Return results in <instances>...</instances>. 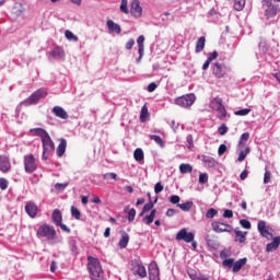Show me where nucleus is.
Wrapping results in <instances>:
<instances>
[{"label":"nucleus","instance_id":"obj_29","mask_svg":"<svg viewBox=\"0 0 280 280\" xmlns=\"http://www.w3.org/2000/svg\"><path fill=\"white\" fill-rule=\"evenodd\" d=\"M128 242H130V236L128 235V233L122 232L121 238L118 243L119 248H126V246H128Z\"/></svg>","mask_w":280,"mask_h":280},{"label":"nucleus","instance_id":"obj_18","mask_svg":"<svg viewBox=\"0 0 280 280\" xmlns=\"http://www.w3.org/2000/svg\"><path fill=\"white\" fill-rule=\"evenodd\" d=\"M280 246V236H272V242L266 245V253H272Z\"/></svg>","mask_w":280,"mask_h":280},{"label":"nucleus","instance_id":"obj_19","mask_svg":"<svg viewBox=\"0 0 280 280\" xmlns=\"http://www.w3.org/2000/svg\"><path fill=\"white\" fill-rule=\"evenodd\" d=\"M235 233V242H238L240 244H246V235H248V232H244L240 230V228H236L234 230Z\"/></svg>","mask_w":280,"mask_h":280},{"label":"nucleus","instance_id":"obj_54","mask_svg":"<svg viewBox=\"0 0 280 280\" xmlns=\"http://www.w3.org/2000/svg\"><path fill=\"white\" fill-rule=\"evenodd\" d=\"M163 189H164L163 184H161V182H158L154 186V192L161 194V191H163Z\"/></svg>","mask_w":280,"mask_h":280},{"label":"nucleus","instance_id":"obj_25","mask_svg":"<svg viewBox=\"0 0 280 280\" xmlns=\"http://www.w3.org/2000/svg\"><path fill=\"white\" fill-rule=\"evenodd\" d=\"M154 218H156V209H152L150 214H147L143 219L142 222H144V224H152V222H154Z\"/></svg>","mask_w":280,"mask_h":280},{"label":"nucleus","instance_id":"obj_2","mask_svg":"<svg viewBox=\"0 0 280 280\" xmlns=\"http://www.w3.org/2000/svg\"><path fill=\"white\" fill-rule=\"evenodd\" d=\"M88 272L91 280H104V269L98 258L88 256Z\"/></svg>","mask_w":280,"mask_h":280},{"label":"nucleus","instance_id":"obj_45","mask_svg":"<svg viewBox=\"0 0 280 280\" xmlns=\"http://www.w3.org/2000/svg\"><path fill=\"white\" fill-rule=\"evenodd\" d=\"M120 12H124V14H129L130 11L128 10V0H121Z\"/></svg>","mask_w":280,"mask_h":280},{"label":"nucleus","instance_id":"obj_51","mask_svg":"<svg viewBox=\"0 0 280 280\" xmlns=\"http://www.w3.org/2000/svg\"><path fill=\"white\" fill-rule=\"evenodd\" d=\"M136 215H137V210H135V208H131V209L129 210V213H128V220H129L130 222H133Z\"/></svg>","mask_w":280,"mask_h":280},{"label":"nucleus","instance_id":"obj_36","mask_svg":"<svg viewBox=\"0 0 280 280\" xmlns=\"http://www.w3.org/2000/svg\"><path fill=\"white\" fill-rule=\"evenodd\" d=\"M246 5V0H234V10L242 12Z\"/></svg>","mask_w":280,"mask_h":280},{"label":"nucleus","instance_id":"obj_56","mask_svg":"<svg viewBox=\"0 0 280 280\" xmlns=\"http://www.w3.org/2000/svg\"><path fill=\"white\" fill-rule=\"evenodd\" d=\"M218 132L219 135L224 136L226 132H229V127H226V125H222L219 127Z\"/></svg>","mask_w":280,"mask_h":280},{"label":"nucleus","instance_id":"obj_1","mask_svg":"<svg viewBox=\"0 0 280 280\" xmlns=\"http://www.w3.org/2000/svg\"><path fill=\"white\" fill-rule=\"evenodd\" d=\"M32 135L34 137H39L43 144V159L47 161L49 159V154L56 150V144L54 143V140H51V136L43 129V128H35L31 129Z\"/></svg>","mask_w":280,"mask_h":280},{"label":"nucleus","instance_id":"obj_38","mask_svg":"<svg viewBox=\"0 0 280 280\" xmlns=\"http://www.w3.org/2000/svg\"><path fill=\"white\" fill-rule=\"evenodd\" d=\"M177 207L182 211H191V207H194V201H186L185 203H178Z\"/></svg>","mask_w":280,"mask_h":280},{"label":"nucleus","instance_id":"obj_4","mask_svg":"<svg viewBox=\"0 0 280 280\" xmlns=\"http://www.w3.org/2000/svg\"><path fill=\"white\" fill-rule=\"evenodd\" d=\"M37 237H46L47 240H55L56 229L54 228V225L44 223L37 229Z\"/></svg>","mask_w":280,"mask_h":280},{"label":"nucleus","instance_id":"obj_11","mask_svg":"<svg viewBox=\"0 0 280 280\" xmlns=\"http://www.w3.org/2000/svg\"><path fill=\"white\" fill-rule=\"evenodd\" d=\"M257 228L262 237H266V240H272V234L270 233L272 228L266 225V221H259Z\"/></svg>","mask_w":280,"mask_h":280},{"label":"nucleus","instance_id":"obj_49","mask_svg":"<svg viewBox=\"0 0 280 280\" xmlns=\"http://www.w3.org/2000/svg\"><path fill=\"white\" fill-rule=\"evenodd\" d=\"M240 224L243 229H247L249 230L252 228L250 221L246 220V219H242L240 221Z\"/></svg>","mask_w":280,"mask_h":280},{"label":"nucleus","instance_id":"obj_47","mask_svg":"<svg viewBox=\"0 0 280 280\" xmlns=\"http://www.w3.org/2000/svg\"><path fill=\"white\" fill-rule=\"evenodd\" d=\"M67 187H69V183H65V184L57 183V184H55V189H57V191H65V189H67Z\"/></svg>","mask_w":280,"mask_h":280},{"label":"nucleus","instance_id":"obj_53","mask_svg":"<svg viewBox=\"0 0 280 280\" xmlns=\"http://www.w3.org/2000/svg\"><path fill=\"white\" fill-rule=\"evenodd\" d=\"M272 174L270 173V171L266 170L265 175H264V184L268 185V183H270V178H271Z\"/></svg>","mask_w":280,"mask_h":280},{"label":"nucleus","instance_id":"obj_57","mask_svg":"<svg viewBox=\"0 0 280 280\" xmlns=\"http://www.w3.org/2000/svg\"><path fill=\"white\" fill-rule=\"evenodd\" d=\"M156 89H159V85L154 82H152L148 85V92L149 93H154V91H156Z\"/></svg>","mask_w":280,"mask_h":280},{"label":"nucleus","instance_id":"obj_31","mask_svg":"<svg viewBox=\"0 0 280 280\" xmlns=\"http://www.w3.org/2000/svg\"><path fill=\"white\" fill-rule=\"evenodd\" d=\"M148 117H150V113L148 112V106L143 105L140 112V121L142 124H145L148 120Z\"/></svg>","mask_w":280,"mask_h":280},{"label":"nucleus","instance_id":"obj_42","mask_svg":"<svg viewBox=\"0 0 280 280\" xmlns=\"http://www.w3.org/2000/svg\"><path fill=\"white\" fill-rule=\"evenodd\" d=\"M248 139H250V133L244 132V133L241 136V139H240V141H238V145H246V141H248Z\"/></svg>","mask_w":280,"mask_h":280},{"label":"nucleus","instance_id":"obj_27","mask_svg":"<svg viewBox=\"0 0 280 280\" xmlns=\"http://www.w3.org/2000/svg\"><path fill=\"white\" fill-rule=\"evenodd\" d=\"M207 43V39L205 36L199 37V39L196 43L195 51L196 54H200L205 49V44Z\"/></svg>","mask_w":280,"mask_h":280},{"label":"nucleus","instance_id":"obj_10","mask_svg":"<svg viewBox=\"0 0 280 280\" xmlns=\"http://www.w3.org/2000/svg\"><path fill=\"white\" fill-rule=\"evenodd\" d=\"M194 233L187 232V229H182L177 234H176V240L177 242H186V244H191L194 242Z\"/></svg>","mask_w":280,"mask_h":280},{"label":"nucleus","instance_id":"obj_9","mask_svg":"<svg viewBox=\"0 0 280 280\" xmlns=\"http://www.w3.org/2000/svg\"><path fill=\"white\" fill-rule=\"evenodd\" d=\"M211 226L214 233H232L233 232V226H231V224L229 223L214 221L211 223Z\"/></svg>","mask_w":280,"mask_h":280},{"label":"nucleus","instance_id":"obj_40","mask_svg":"<svg viewBox=\"0 0 280 280\" xmlns=\"http://www.w3.org/2000/svg\"><path fill=\"white\" fill-rule=\"evenodd\" d=\"M250 112H252L250 108H243L234 112V115H236V117H246V115H249Z\"/></svg>","mask_w":280,"mask_h":280},{"label":"nucleus","instance_id":"obj_13","mask_svg":"<svg viewBox=\"0 0 280 280\" xmlns=\"http://www.w3.org/2000/svg\"><path fill=\"white\" fill-rule=\"evenodd\" d=\"M130 14L135 16V19H141L143 14V9L141 8V3L139 0H132L130 5Z\"/></svg>","mask_w":280,"mask_h":280},{"label":"nucleus","instance_id":"obj_16","mask_svg":"<svg viewBox=\"0 0 280 280\" xmlns=\"http://www.w3.org/2000/svg\"><path fill=\"white\" fill-rule=\"evenodd\" d=\"M25 212L28 217L34 219L36 215H38V206L33 201H28L25 205Z\"/></svg>","mask_w":280,"mask_h":280},{"label":"nucleus","instance_id":"obj_30","mask_svg":"<svg viewBox=\"0 0 280 280\" xmlns=\"http://www.w3.org/2000/svg\"><path fill=\"white\" fill-rule=\"evenodd\" d=\"M133 159L138 163H140V161H143L145 159V154L143 153V149H141V148L136 149L135 152H133Z\"/></svg>","mask_w":280,"mask_h":280},{"label":"nucleus","instance_id":"obj_5","mask_svg":"<svg viewBox=\"0 0 280 280\" xmlns=\"http://www.w3.org/2000/svg\"><path fill=\"white\" fill-rule=\"evenodd\" d=\"M38 170V160L34 154L24 155V171L26 174H34Z\"/></svg>","mask_w":280,"mask_h":280},{"label":"nucleus","instance_id":"obj_55","mask_svg":"<svg viewBox=\"0 0 280 280\" xmlns=\"http://www.w3.org/2000/svg\"><path fill=\"white\" fill-rule=\"evenodd\" d=\"M0 189L2 190L8 189V179L0 177Z\"/></svg>","mask_w":280,"mask_h":280},{"label":"nucleus","instance_id":"obj_20","mask_svg":"<svg viewBox=\"0 0 280 280\" xmlns=\"http://www.w3.org/2000/svg\"><path fill=\"white\" fill-rule=\"evenodd\" d=\"M107 28L110 33H114V34H121V26L117 23H114L113 20H107Z\"/></svg>","mask_w":280,"mask_h":280},{"label":"nucleus","instance_id":"obj_8","mask_svg":"<svg viewBox=\"0 0 280 280\" xmlns=\"http://www.w3.org/2000/svg\"><path fill=\"white\" fill-rule=\"evenodd\" d=\"M228 71L229 68L224 63L214 62L212 65V75H214V78H218V80H222V78H225Z\"/></svg>","mask_w":280,"mask_h":280},{"label":"nucleus","instance_id":"obj_61","mask_svg":"<svg viewBox=\"0 0 280 280\" xmlns=\"http://www.w3.org/2000/svg\"><path fill=\"white\" fill-rule=\"evenodd\" d=\"M57 226H60L61 231H63L65 233H71V229L65 225V223H60Z\"/></svg>","mask_w":280,"mask_h":280},{"label":"nucleus","instance_id":"obj_63","mask_svg":"<svg viewBox=\"0 0 280 280\" xmlns=\"http://www.w3.org/2000/svg\"><path fill=\"white\" fill-rule=\"evenodd\" d=\"M177 211L175 209H172L170 208L167 211H166V215L167 218H172L173 215H176Z\"/></svg>","mask_w":280,"mask_h":280},{"label":"nucleus","instance_id":"obj_41","mask_svg":"<svg viewBox=\"0 0 280 280\" xmlns=\"http://www.w3.org/2000/svg\"><path fill=\"white\" fill-rule=\"evenodd\" d=\"M71 215L72 218H74V220H80L82 213L79 211L78 208H75V206L71 207Z\"/></svg>","mask_w":280,"mask_h":280},{"label":"nucleus","instance_id":"obj_64","mask_svg":"<svg viewBox=\"0 0 280 280\" xmlns=\"http://www.w3.org/2000/svg\"><path fill=\"white\" fill-rule=\"evenodd\" d=\"M241 180H246L248 178V171H243L240 175Z\"/></svg>","mask_w":280,"mask_h":280},{"label":"nucleus","instance_id":"obj_12","mask_svg":"<svg viewBox=\"0 0 280 280\" xmlns=\"http://www.w3.org/2000/svg\"><path fill=\"white\" fill-rule=\"evenodd\" d=\"M12 171V163H10V158L8 155H0V172L2 174H8Z\"/></svg>","mask_w":280,"mask_h":280},{"label":"nucleus","instance_id":"obj_14","mask_svg":"<svg viewBox=\"0 0 280 280\" xmlns=\"http://www.w3.org/2000/svg\"><path fill=\"white\" fill-rule=\"evenodd\" d=\"M133 275H139V277L141 279H145V277H148V271L145 270V266H143V264L136 261L133 262Z\"/></svg>","mask_w":280,"mask_h":280},{"label":"nucleus","instance_id":"obj_15","mask_svg":"<svg viewBox=\"0 0 280 280\" xmlns=\"http://www.w3.org/2000/svg\"><path fill=\"white\" fill-rule=\"evenodd\" d=\"M149 280H161L159 265L154 261L149 265Z\"/></svg>","mask_w":280,"mask_h":280},{"label":"nucleus","instance_id":"obj_39","mask_svg":"<svg viewBox=\"0 0 280 280\" xmlns=\"http://www.w3.org/2000/svg\"><path fill=\"white\" fill-rule=\"evenodd\" d=\"M65 36L68 40H72L73 43H78L79 40L78 35L73 34V32L69 30L65 32Z\"/></svg>","mask_w":280,"mask_h":280},{"label":"nucleus","instance_id":"obj_6","mask_svg":"<svg viewBox=\"0 0 280 280\" xmlns=\"http://www.w3.org/2000/svg\"><path fill=\"white\" fill-rule=\"evenodd\" d=\"M195 102L196 95H194V93L186 94L175 98V104L177 106H180L182 108H190V106H194Z\"/></svg>","mask_w":280,"mask_h":280},{"label":"nucleus","instance_id":"obj_46","mask_svg":"<svg viewBox=\"0 0 280 280\" xmlns=\"http://www.w3.org/2000/svg\"><path fill=\"white\" fill-rule=\"evenodd\" d=\"M199 183H200V185H205V184L209 183V175H207V173L200 174Z\"/></svg>","mask_w":280,"mask_h":280},{"label":"nucleus","instance_id":"obj_17","mask_svg":"<svg viewBox=\"0 0 280 280\" xmlns=\"http://www.w3.org/2000/svg\"><path fill=\"white\" fill-rule=\"evenodd\" d=\"M51 113L55 117H58L59 119H69V114L61 106H55L51 109Z\"/></svg>","mask_w":280,"mask_h":280},{"label":"nucleus","instance_id":"obj_35","mask_svg":"<svg viewBox=\"0 0 280 280\" xmlns=\"http://www.w3.org/2000/svg\"><path fill=\"white\" fill-rule=\"evenodd\" d=\"M248 154H250V147H246L245 150L240 152L237 162L242 163L246 159V156H248Z\"/></svg>","mask_w":280,"mask_h":280},{"label":"nucleus","instance_id":"obj_60","mask_svg":"<svg viewBox=\"0 0 280 280\" xmlns=\"http://www.w3.org/2000/svg\"><path fill=\"white\" fill-rule=\"evenodd\" d=\"M132 47H135V39L131 38L126 43V49L130 50Z\"/></svg>","mask_w":280,"mask_h":280},{"label":"nucleus","instance_id":"obj_33","mask_svg":"<svg viewBox=\"0 0 280 280\" xmlns=\"http://www.w3.org/2000/svg\"><path fill=\"white\" fill-rule=\"evenodd\" d=\"M179 172L180 174H191V172H194V166H191V164H180Z\"/></svg>","mask_w":280,"mask_h":280},{"label":"nucleus","instance_id":"obj_43","mask_svg":"<svg viewBox=\"0 0 280 280\" xmlns=\"http://www.w3.org/2000/svg\"><path fill=\"white\" fill-rule=\"evenodd\" d=\"M217 113L219 114V119L224 120L226 119V107L224 105L217 109Z\"/></svg>","mask_w":280,"mask_h":280},{"label":"nucleus","instance_id":"obj_3","mask_svg":"<svg viewBox=\"0 0 280 280\" xmlns=\"http://www.w3.org/2000/svg\"><path fill=\"white\" fill-rule=\"evenodd\" d=\"M262 8H265V16L267 21L275 19L279 14V4H275L271 0H262Z\"/></svg>","mask_w":280,"mask_h":280},{"label":"nucleus","instance_id":"obj_52","mask_svg":"<svg viewBox=\"0 0 280 280\" xmlns=\"http://www.w3.org/2000/svg\"><path fill=\"white\" fill-rule=\"evenodd\" d=\"M170 202H171L172 205H179L178 202H180V197L177 196V195H172V196L170 197Z\"/></svg>","mask_w":280,"mask_h":280},{"label":"nucleus","instance_id":"obj_48","mask_svg":"<svg viewBox=\"0 0 280 280\" xmlns=\"http://www.w3.org/2000/svg\"><path fill=\"white\" fill-rule=\"evenodd\" d=\"M234 264H235V259H233V258L223 260V266L225 268H233Z\"/></svg>","mask_w":280,"mask_h":280},{"label":"nucleus","instance_id":"obj_62","mask_svg":"<svg viewBox=\"0 0 280 280\" xmlns=\"http://www.w3.org/2000/svg\"><path fill=\"white\" fill-rule=\"evenodd\" d=\"M223 218H233V210H224Z\"/></svg>","mask_w":280,"mask_h":280},{"label":"nucleus","instance_id":"obj_21","mask_svg":"<svg viewBox=\"0 0 280 280\" xmlns=\"http://www.w3.org/2000/svg\"><path fill=\"white\" fill-rule=\"evenodd\" d=\"M56 152L59 159L65 156V152H67V140L65 138L60 139V143L58 144Z\"/></svg>","mask_w":280,"mask_h":280},{"label":"nucleus","instance_id":"obj_26","mask_svg":"<svg viewBox=\"0 0 280 280\" xmlns=\"http://www.w3.org/2000/svg\"><path fill=\"white\" fill-rule=\"evenodd\" d=\"M52 222L58 226V224L62 223V212L60 210L55 209L52 211Z\"/></svg>","mask_w":280,"mask_h":280},{"label":"nucleus","instance_id":"obj_28","mask_svg":"<svg viewBox=\"0 0 280 280\" xmlns=\"http://www.w3.org/2000/svg\"><path fill=\"white\" fill-rule=\"evenodd\" d=\"M247 259L246 258H241L236 260L233 265V272H240L242 268H244V265L246 264Z\"/></svg>","mask_w":280,"mask_h":280},{"label":"nucleus","instance_id":"obj_7","mask_svg":"<svg viewBox=\"0 0 280 280\" xmlns=\"http://www.w3.org/2000/svg\"><path fill=\"white\" fill-rule=\"evenodd\" d=\"M45 95H47V90L39 89L28 96L23 104L24 106H33L34 104H38V102H40L42 97H45Z\"/></svg>","mask_w":280,"mask_h":280},{"label":"nucleus","instance_id":"obj_23","mask_svg":"<svg viewBox=\"0 0 280 280\" xmlns=\"http://www.w3.org/2000/svg\"><path fill=\"white\" fill-rule=\"evenodd\" d=\"M224 106V104H222V98L220 97H214L211 103H210V108H212V110H220V108H222Z\"/></svg>","mask_w":280,"mask_h":280},{"label":"nucleus","instance_id":"obj_34","mask_svg":"<svg viewBox=\"0 0 280 280\" xmlns=\"http://www.w3.org/2000/svg\"><path fill=\"white\" fill-rule=\"evenodd\" d=\"M159 199H155L154 202L150 201L149 203H145L143 206L142 211L140 212V215H143L144 213H148V211H152L154 209V205H156Z\"/></svg>","mask_w":280,"mask_h":280},{"label":"nucleus","instance_id":"obj_32","mask_svg":"<svg viewBox=\"0 0 280 280\" xmlns=\"http://www.w3.org/2000/svg\"><path fill=\"white\" fill-rule=\"evenodd\" d=\"M50 56L52 58H62L65 56V50L61 47H55L54 50L50 51Z\"/></svg>","mask_w":280,"mask_h":280},{"label":"nucleus","instance_id":"obj_58","mask_svg":"<svg viewBox=\"0 0 280 280\" xmlns=\"http://www.w3.org/2000/svg\"><path fill=\"white\" fill-rule=\"evenodd\" d=\"M228 148L226 144H221L218 150L219 156H222L226 152Z\"/></svg>","mask_w":280,"mask_h":280},{"label":"nucleus","instance_id":"obj_50","mask_svg":"<svg viewBox=\"0 0 280 280\" xmlns=\"http://www.w3.org/2000/svg\"><path fill=\"white\" fill-rule=\"evenodd\" d=\"M104 180H109V178H112V180H117V175L115 173H106L103 175Z\"/></svg>","mask_w":280,"mask_h":280},{"label":"nucleus","instance_id":"obj_44","mask_svg":"<svg viewBox=\"0 0 280 280\" xmlns=\"http://www.w3.org/2000/svg\"><path fill=\"white\" fill-rule=\"evenodd\" d=\"M215 215H218V210H215L214 208H210L206 212V218H208V220H211V219L215 218Z\"/></svg>","mask_w":280,"mask_h":280},{"label":"nucleus","instance_id":"obj_24","mask_svg":"<svg viewBox=\"0 0 280 280\" xmlns=\"http://www.w3.org/2000/svg\"><path fill=\"white\" fill-rule=\"evenodd\" d=\"M143 43H145V37L143 35H140L137 39V44H138V54L139 57L142 58L143 57V50H144V45Z\"/></svg>","mask_w":280,"mask_h":280},{"label":"nucleus","instance_id":"obj_37","mask_svg":"<svg viewBox=\"0 0 280 280\" xmlns=\"http://www.w3.org/2000/svg\"><path fill=\"white\" fill-rule=\"evenodd\" d=\"M149 139H151V141H154L158 145H160V148L165 147V142H163V139L160 136L150 135Z\"/></svg>","mask_w":280,"mask_h":280},{"label":"nucleus","instance_id":"obj_59","mask_svg":"<svg viewBox=\"0 0 280 280\" xmlns=\"http://www.w3.org/2000/svg\"><path fill=\"white\" fill-rule=\"evenodd\" d=\"M215 58H218V51H212V52H210L209 55H208V60L210 61V62H213V60H215Z\"/></svg>","mask_w":280,"mask_h":280},{"label":"nucleus","instance_id":"obj_22","mask_svg":"<svg viewBox=\"0 0 280 280\" xmlns=\"http://www.w3.org/2000/svg\"><path fill=\"white\" fill-rule=\"evenodd\" d=\"M188 276H189V279H191V280H211V279H209V277H207L194 269H190L188 271Z\"/></svg>","mask_w":280,"mask_h":280}]
</instances>
